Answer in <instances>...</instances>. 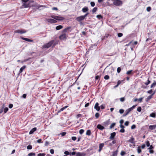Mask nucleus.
Here are the masks:
<instances>
[{"label":"nucleus","mask_w":156,"mask_h":156,"mask_svg":"<svg viewBox=\"0 0 156 156\" xmlns=\"http://www.w3.org/2000/svg\"><path fill=\"white\" fill-rule=\"evenodd\" d=\"M3 108H4V107H2V108L0 109V114L2 113L3 111Z\"/></svg>","instance_id":"nucleus-64"},{"label":"nucleus","mask_w":156,"mask_h":156,"mask_svg":"<svg viewBox=\"0 0 156 156\" xmlns=\"http://www.w3.org/2000/svg\"><path fill=\"white\" fill-rule=\"evenodd\" d=\"M96 17L99 20H101L103 18V17L101 15H97Z\"/></svg>","instance_id":"nucleus-32"},{"label":"nucleus","mask_w":156,"mask_h":156,"mask_svg":"<svg viewBox=\"0 0 156 156\" xmlns=\"http://www.w3.org/2000/svg\"><path fill=\"white\" fill-rule=\"evenodd\" d=\"M99 116V114L98 113H96L95 114V117H96V118H98Z\"/></svg>","instance_id":"nucleus-51"},{"label":"nucleus","mask_w":156,"mask_h":156,"mask_svg":"<svg viewBox=\"0 0 156 156\" xmlns=\"http://www.w3.org/2000/svg\"><path fill=\"white\" fill-rule=\"evenodd\" d=\"M156 128V124L150 125L149 127V129L151 130H153L155 129Z\"/></svg>","instance_id":"nucleus-15"},{"label":"nucleus","mask_w":156,"mask_h":156,"mask_svg":"<svg viewBox=\"0 0 156 156\" xmlns=\"http://www.w3.org/2000/svg\"><path fill=\"white\" fill-rule=\"evenodd\" d=\"M120 132L122 133H124L125 132V130L124 129V128L121 129L120 130Z\"/></svg>","instance_id":"nucleus-55"},{"label":"nucleus","mask_w":156,"mask_h":156,"mask_svg":"<svg viewBox=\"0 0 156 156\" xmlns=\"http://www.w3.org/2000/svg\"><path fill=\"white\" fill-rule=\"evenodd\" d=\"M88 10V8L87 7H84L83 8L82 10V11L83 12H87Z\"/></svg>","instance_id":"nucleus-21"},{"label":"nucleus","mask_w":156,"mask_h":156,"mask_svg":"<svg viewBox=\"0 0 156 156\" xmlns=\"http://www.w3.org/2000/svg\"><path fill=\"white\" fill-rule=\"evenodd\" d=\"M122 81H123V80H119L117 82V84L119 86V84H120L121 83Z\"/></svg>","instance_id":"nucleus-62"},{"label":"nucleus","mask_w":156,"mask_h":156,"mask_svg":"<svg viewBox=\"0 0 156 156\" xmlns=\"http://www.w3.org/2000/svg\"><path fill=\"white\" fill-rule=\"evenodd\" d=\"M26 66H24L20 68L19 71V75L23 72V70L26 68Z\"/></svg>","instance_id":"nucleus-17"},{"label":"nucleus","mask_w":156,"mask_h":156,"mask_svg":"<svg viewBox=\"0 0 156 156\" xmlns=\"http://www.w3.org/2000/svg\"><path fill=\"white\" fill-rule=\"evenodd\" d=\"M136 106V105H133V106L128 109L130 112L131 110H133Z\"/></svg>","instance_id":"nucleus-31"},{"label":"nucleus","mask_w":156,"mask_h":156,"mask_svg":"<svg viewBox=\"0 0 156 156\" xmlns=\"http://www.w3.org/2000/svg\"><path fill=\"white\" fill-rule=\"evenodd\" d=\"M51 16V18L55 19V20L61 21L64 19V18L63 17L57 16L52 15Z\"/></svg>","instance_id":"nucleus-2"},{"label":"nucleus","mask_w":156,"mask_h":156,"mask_svg":"<svg viewBox=\"0 0 156 156\" xmlns=\"http://www.w3.org/2000/svg\"><path fill=\"white\" fill-rule=\"evenodd\" d=\"M118 153V151L116 150L113 151L112 153V154L110 156H117Z\"/></svg>","instance_id":"nucleus-24"},{"label":"nucleus","mask_w":156,"mask_h":156,"mask_svg":"<svg viewBox=\"0 0 156 156\" xmlns=\"http://www.w3.org/2000/svg\"><path fill=\"white\" fill-rule=\"evenodd\" d=\"M109 122H110L109 120H108L104 122H103L104 126L105 127L109 125Z\"/></svg>","instance_id":"nucleus-19"},{"label":"nucleus","mask_w":156,"mask_h":156,"mask_svg":"<svg viewBox=\"0 0 156 156\" xmlns=\"http://www.w3.org/2000/svg\"><path fill=\"white\" fill-rule=\"evenodd\" d=\"M66 134V133L65 132H63L60 133V134L62 136H64Z\"/></svg>","instance_id":"nucleus-44"},{"label":"nucleus","mask_w":156,"mask_h":156,"mask_svg":"<svg viewBox=\"0 0 156 156\" xmlns=\"http://www.w3.org/2000/svg\"><path fill=\"white\" fill-rule=\"evenodd\" d=\"M124 112V110L123 109H121L119 110V112L120 114H122Z\"/></svg>","instance_id":"nucleus-50"},{"label":"nucleus","mask_w":156,"mask_h":156,"mask_svg":"<svg viewBox=\"0 0 156 156\" xmlns=\"http://www.w3.org/2000/svg\"><path fill=\"white\" fill-rule=\"evenodd\" d=\"M144 98V97H142L141 98H139V99H138L139 101L140 102H141L142 100Z\"/></svg>","instance_id":"nucleus-63"},{"label":"nucleus","mask_w":156,"mask_h":156,"mask_svg":"<svg viewBox=\"0 0 156 156\" xmlns=\"http://www.w3.org/2000/svg\"><path fill=\"white\" fill-rule=\"evenodd\" d=\"M136 126L135 125L133 124L131 128V129H135L136 128Z\"/></svg>","instance_id":"nucleus-58"},{"label":"nucleus","mask_w":156,"mask_h":156,"mask_svg":"<svg viewBox=\"0 0 156 156\" xmlns=\"http://www.w3.org/2000/svg\"><path fill=\"white\" fill-rule=\"evenodd\" d=\"M97 128L101 130H102L105 129L104 127L101 124H98L97 126Z\"/></svg>","instance_id":"nucleus-10"},{"label":"nucleus","mask_w":156,"mask_h":156,"mask_svg":"<svg viewBox=\"0 0 156 156\" xmlns=\"http://www.w3.org/2000/svg\"><path fill=\"white\" fill-rule=\"evenodd\" d=\"M109 76H108V75H106L104 77V78L106 80L108 79H109Z\"/></svg>","instance_id":"nucleus-43"},{"label":"nucleus","mask_w":156,"mask_h":156,"mask_svg":"<svg viewBox=\"0 0 156 156\" xmlns=\"http://www.w3.org/2000/svg\"><path fill=\"white\" fill-rule=\"evenodd\" d=\"M123 35V34L121 33H119L118 34V36L119 37H121Z\"/></svg>","instance_id":"nucleus-49"},{"label":"nucleus","mask_w":156,"mask_h":156,"mask_svg":"<svg viewBox=\"0 0 156 156\" xmlns=\"http://www.w3.org/2000/svg\"><path fill=\"white\" fill-rule=\"evenodd\" d=\"M68 106H66L62 108L61 109H60V110L59 111H58V112L59 113L61 112V111H63V110L66 109V108Z\"/></svg>","instance_id":"nucleus-28"},{"label":"nucleus","mask_w":156,"mask_h":156,"mask_svg":"<svg viewBox=\"0 0 156 156\" xmlns=\"http://www.w3.org/2000/svg\"><path fill=\"white\" fill-rule=\"evenodd\" d=\"M9 109L7 107H5L4 109H3V111L4 113H5L7 112L8 111Z\"/></svg>","instance_id":"nucleus-36"},{"label":"nucleus","mask_w":156,"mask_h":156,"mask_svg":"<svg viewBox=\"0 0 156 156\" xmlns=\"http://www.w3.org/2000/svg\"><path fill=\"white\" fill-rule=\"evenodd\" d=\"M155 86H156V82L154 81V82L151 85V88H152L153 87Z\"/></svg>","instance_id":"nucleus-33"},{"label":"nucleus","mask_w":156,"mask_h":156,"mask_svg":"<svg viewBox=\"0 0 156 156\" xmlns=\"http://www.w3.org/2000/svg\"><path fill=\"white\" fill-rule=\"evenodd\" d=\"M84 18L82 16L78 17L76 18V20L78 22H80V24L81 25L82 24V21L84 20Z\"/></svg>","instance_id":"nucleus-3"},{"label":"nucleus","mask_w":156,"mask_h":156,"mask_svg":"<svg viewBox=\"0 0 156 156\" xmlns=\"http://www.w3.org/2000/svg\"><path fill=\"white\" fill-rule=\"evenodd\" d=\"M27 148L28 149H31L32 148V146L30 145H29L27 146Z\"/></svg>","instance_id":"nucleus-53"},{"label":"nucleus","mask_w":156,"mask_h":156,"mask_svg":"<svg viewBox=\"0 0 156 156\" xmlns=\"http://www.w3.org/2000/svg\"><path fill=\"white\" fill-rule=\"evenodd\" d=\"M59 38L61 40H65L66 39V34L64 33L60 35L59 37Z\"/></svg>","instance_id":"nucleus-6"},{"label":"nucleus","mask_w":156,"mask_h":156,"mask_svg":"<svg viewBox=\"0 0 156 156\" xmlns=\"http://www.w3.org/2000/svg\"><path fill=\"white\" fill-rule=\"evenodd\" d=\"M116 123H113L110 126V128L112 129V127H114V126L115 125Z\"/></svg>","instance_id":"nucleus-38"},{"label":"nucleus","mask_w":156,"mask_h":156,"mask_svg":"<svg viewBox=\"0 0 156 156\" xmlns=\"http://www.w3.org/2000/svg\"><path fill=\"white\" fill-rule=\"evenodd\" d=\"M151 8L150 7H148L147 8V10L148 12H149L151 10Z\"/></svg>","instance_id":"nucleus-59"},{"label":"nucleus","mask_w":156,"mask_h":156,"mask_svg":"<svg viewBox=\"0 0 156 156\" xmlns=\"http://www.w3.org/2000/svg\"><path fill=\"white\" fill-rule=\"evenodd\" d=\"M152 92H153V90L152 89H151V90L148 91L147 92V93L149 94H151Z\"/></svg>","instance_id":"nucleus-60"},{"label":"nucleus","mask_w":156,"mask_h":156,"mask_svg":"<svg viewBox=\"0 0 156 156\" xmlns=\"http://www.w3.org/2000/svg\"><path fill=\"white\" fill-rule=\"evenodd\" d=\"M46 155L45 153H39L37 155V156H45Z\"/></svg>","instance_id":"nucleus-35"},{"label":"nucleus","mask_w":156,"mask_h":156,"mask_svg":"<svg viewBox=\"0 0 156 156\" xmlns=\"http://www.w3.org/2000/svg\"><path fill=\"white\" fill-rule=\"evenodd\" d=\"M126 154V152L125 151H122L120 153V154L121 156H123Z\"/></svg>","instance_id":"nucleus-40"},{"label":"nucleus","mask_w":156,"mask_h":156,"mask_svg":"<svg viewBox=\"0 0 156 156\" xmlns=\"http://www.w3.org/2000/svg\"><path fill=\"white\" fill-rule=\"evenodd\" d=\"M132 71H133V70H129L127 72L126 74L128 75H130L132 74Z\"/></svg>","instance_id":"nucleus-39"},{"label":"nucleus","mask_w":156,"mask_h":156,"mask_svg":"<svg viewBox=\"0 0 156 156\" xmlns=\"http://www.w3.org/2000/svg\"><path fill=\"white\" fill-rule=\"evenodd\" d=\"M64 154L66 155H70V153L68 151H65Z\"/></svg>","instance_id":"nucleus-42"},{"label":"nucleus","mask_w":156,"mask_h":156,"mask_svg":"<svg viewBox=\"0 0 156 156\" xmlns=\"http://www.w3.org/2000/svg\"><path fill=\"white\" fill-rule=\"evenodd\" d=\"M146 145L147 147H149L150 146V144L149 141H147L146 142Z\"/></svg>","instance_id":"nucleus-56"},{"label":"nucleus","mask_w":156,"mask_h":156,"mask_svg":"<svg viewBox=\"0 0 156 156\" xmlns=\"http://www.w3.org/2000/svg\"><path fill=\"white\" fill-rule=\"evenodd\" d=\"M29 156H35V153H30L28 154Z\"/></svg>","instance_id":"nucleus-37"},{"label":"nucleus","mask_w":156,"mask_h":156,"mask_svg":"<svg viewBox=\"0 0 156 156\" xmlns=\"http://www.w3.org/2000/svg\"><path fill=\"white\" fill-rule=\"evenodd\" d=\"M54 41L52 40L48 43L44 44L43 46V48H48L50 47L54 43Z\"/></svg>","instance_id":"nucleus-1"},{"label":"nucleus","mask_w":156,"mask_h":156,"mask_svg":"<svg viewBox=\"0 0 156 156\" xmlns=\"http://www.w3.org/2000/svg\"><path fill=\"white\" fill-rule=\"evenodd\" d=\"M130 112L128 110V109L126 111L125 113L123 115V117H125L128 115Z\"/></svg>","instance_id":"nucleus-23"},{"label":"nucleus","mask_w":156,"mask_h":156,"mask_svg":"<svg viewBox=\"0 0 156 156\" xmlns=\"http://www.w3.org/2000/svg\"><path fill=\"white\" fill-rule=\"evenodd\" d=\"M150 116L153 118H155L156 117V113L154 112L150 114Z\"/></svg>","instance_id":"nucleus-27"},{"label":"nucleus","mask_w":156,"mask_h":156,"mask_svg":"<svg viewBox=\"0 0 156 156\" xmlns=\"http://www.w3.org/2000/svg\"><path fill=\"white\" fill-rule=\"evenodd\" d=\"M122 2L119 0H116L114 2V4L116 6H120L122 4Z\"/></svg>","instance_id":"nucleus-4"},{"label":"nucleus","mask_w":156,"mask_h":156,"mask_svg":"<svg viewBox=\"0 0 156 156\" xmlns=\"http://www.w3.org/2000/svg\"><path fill=\"white\" fill-rule=\"evenodd\" d=\"M120 99L121 101L123 102L125 101V98L124 97H122L120 98Z\"/></svg>","instance_id":"nucleus-52"},{"label":"nucleus","mask_w":156,"mask_h":156,"mask_svg":"<svg viewBox=\"0 0 156 156\" xmlns=\"http://www.w3.org/2000/svg\"><path fill=\"white\" fill-rule=\"evenodd\" d=\"M91 132L90 130H87L86 134L88 136H90L91 135Z\"/></svg>","instance_id":"nucleus-30"},{"label":"nucleus","mask_w":156,"mask_h":156,"mask_svg":"<svg viewBox=\"0 0 156 156\" xmlns=\"http://www.w3.org/2000/svg\"><path fill=\"white\" fill-rule=\"evenodd\" d=\"M50 152L52 154H53L54 153V151L53 149H51L50 150Z\"/></svg>","instance_id":"nucleus-61"},{"label":"nucleus","mask_w":156,"mask_h":156,"mask_svg":"<svg viewBox=\"0 0 156 156\" xmlns=\"http://www.w3.org/2000/svg\"><path fill=\"white\" fill-rule=\"evenodd\" d=\"M142 110V108L141 107H138L137 108V111L139 112H140Z\"/></svg>","instance_id":"nucleus-47"},{"label":"nucleus","mask_w":156,"mask_h":156,"mask_svg":"<svg viewBox=\"0 0 156 156\" xmlns=\"http://www.w3.org/2000/svg\"><path fill=\"white\" fill-rule=\"evenodd\" d=\"M129 122L128 121H126L125 123V125L126 126H127L129 125Z\"/></svg>","instance_id":"nucleus-57"},{"label":"nucleus","mask_w":156,"mask_h":156,"mask_svg":"<svg viewBox=\"0 0 156 156\" xmlns=\"http://www.w3.org/2000/svg\"><path fill=\"white\" fill-rule=\"evenodd\" d=\"M29 5V4H26L25 3H23L22 5V8H28L30 6Z\"/></svg>","instance_id":"nucleus-22"},{"label":"nucleus","mask_w":156,"mask_h":156,"mask_svg":"<svg viewBox=\"0 0 156 156\" xmlns=\"http://www.w3.org/2000/svg\"><path fill=\"white\" fill-rule=\"evenodd\" d=\"M90 5L92 7H94L95 5V3L93 2H91Z\"/></svg>","instance_id":"nucleus-48"},{"label":"nucleus","mask_w":156,"mask_h":156,"mask_svg":"<svg viewBox=\"0 0 156 156\" xmlns=\"http://www.w3.org/2000/svg\"><path fill=\"white\" fill-rule=\"evenodd\" d=\"M86 155L85 153L77 152L76 154V156H85Z\"/></svg>","instance_id":"nucleus-13"},{"label":"nucleus","mask_w":156,"mask_h":156,"mask_svg":"<svg viewBox=\"0 0 156 156\" xmlns=\"http://www.w3.org/2000/svg\"><path fill=\"white\" fill-rule=\"evenodd\" d=\"M37 130V128L34 127L29 132V134L30 135L32 134L33 133Z\"/></svg>","instance_id":"nucleus-14"},{"label":"nucleus","mask_w":156,"mask_h":156,"mask_svg":"<svg viewBox=\"0 0 156 156\" xmlns=\"http://www.w3.org/2000/svg\"><path fill=\"white\" fill-rule=\"evenodd\" d=\"M71 27H69L66 28H65L64 30H63L62 31V33L64 32H67L68 31H70L71 30Z\"/></svg>","instance_id":"nucleus-8"},{"label":"nucleus","mask_w":156,"mask_h":156,"mask_svg":"<svg viewBox=\"0 0 156 156\" xmlns=\"http://www.w3.org/2000/svg\"><path fill=\"white\" fill-rule=\"evenodd\" d=\"M101 77V76H99L98 75H97L95 76V79L96 80H99L100 78Z\"/></svg>","instance_id":"nucleus-41"},{"label":"nucleus","mask_w":156,"mask_h":156,"mask_svg":"<svg viewBox=\"0 0 156 156\" xmlns=\"http://www.w3.org/2000/svg\"><path fill=\"white\" fill-rule=\"evenodd\" d=\"M152 97L151 95L148 96L146 99V102H148L152 98Z\"/></svg>","instance_id":"nucleus-25"},{"label":"nucleus","mask_w":156,"mask_h":156,"mask_svg":"<svg viewBox=\"0 0 156 156\" xmlns=\"http://www.w3.org/2000/svg\"><path fill=\"white\" fill-rule=\"evenodd\" d=\"M104 143H101L99 145V149L98 151L100 152L102 150V147H104Z\"/></svg>","instance_id":"nucleus-20"},{"label":"nucleus","mask_w":156,"mask_h":156,"mask_svg":"<svg viewBox=\"0 0 156 156\" xmlns=\"http://www.w3.org/2000/svg\"><path fill=\"white\" fill-rule=\"evenodd\" d=\"M21 38L23 40H25L27 41L32 42L33 41V40H32L28 38H24L23 37H21Z\"/></svg>","instance_id":"nucleus-16"},{"label":"nucleus","mask_w":156,"mask_h":156,"mask_svg":"<svg viewBox=\"0 0 156 156\" xmlns=\"http://www.w3.org/2000/svg\"><path fill=\"white\" fill-rule=\"evenodd\" d=\"M49 23H56L57 21L55 20L52 19H48L46 20Z\"/></svg>","instance_id":"nucleus-12"},{"label":"nucleus","mask_w":156,"mask_h":156,"mask_svg":"<svg viewBox=\"0 0 156 156\" xmlns=\"http://www.w3.org/2000/svg\"><path fill=\"white\" fill-rule=\"evenodd\" d=\"M121 70V68L120 67H119L117 69V72L118 73H119L120 72Z\"/></svg>","instance_id":"nucleus-54"},{"label":"nucleus","mask_w":156,"mask_h":156,"mask_svg":"<svg viewBox=\"0 0 156 156\" xmlns=\"http://www.w3.org/2000/svg\"><path fill=\"white\" fill-rule=\"evenodd\" d=\"M98 9V8L97 7L94 8L92 10V13H94L96 12Z\"/></svg>","instance_id":"nucleus-29"},{"label":"nucleus","mask_w":156,"mask_h":156,"mask_svg":"<svg viewBox=\"0 0 156 156\" xmlns=\"http://www.w3.org/2000/svg\"><path fill=\"white\" fill-rule=\"evenodd\" d=\"M34 6L37 9H39L41 7L42 8V9L47 7L45 5H42L38 4L36 5H34Z\"/></svg>","instance_id":"nucleus-7"},{"label":"nucleus","mask_w":156,"mask_h":156,"mask_svg":"<svg viewBox=\"0 0 156 156\" xmlns=\"http://www.w3.org/2000/svg\"><path fill=\"white\" fill-rule=\"evenodd\" d=\"M134 140V138L132 136L128 140V142L132 144H135V142Z\"/></svg>","instance_id":"nucleus-18"},{"label":"nucleus","mask_w":156,"mask_h":156,"mask_svg":"<svg viewBox=\"0 0 156 156\" xmlns=\"http://www.w3.org/2000/svg\"><path fill=\"white\" fill-rule=\"evenodd\" d=\"M151 82V81H150L149 80V78H148L147 80V82H146L144 83L146 85V86L148 85L149 84H150Z\"/></svg>","instance_id":"nucleus-34"},{"label":"nucleus","mask_w":156,"mask_h":156,"mask_svg":"<svg viewBox=\"0 0 156 156\" xmlns=\"http://www.w3.org/2000/svg\"><path fill=\"white\" fill-rule=\"evenodd\" d=\"M62 27L63 26L62 25L58 26L56 27V29L57 30H59L61 29Z\"/></svg>","instance_id":"nucleus-26"},{"label":"nucleus","mask_w":156,"mask_h":156,"mask_svg":"<svg viewBox=\"0 0 156 156\" xmlns=\"http://www.w3.org/2000/svg\"><path fill=\"white\" fill-rule=\"evenodd\" d=\"M84 132V130L83 129H81L79 131V133L80 134H82Z\"/></svg>","instance_id":"nucleus-45"},{"label":"nucleus","mask_w":156,"mask_h":156,"mask_svg":"<svg viewBox=\"0 0 156 156\" xmlns=\"http://www.w3.org/2000/svg\"><path fill=\"white\" fill-rule=\"evenodd\" d=\"M26 32L27 31L24 30H18L15 31V33H17L20 34H22L26 33Z\"/></svg>","instance_id":"nucleus-5"},{"label":"nucleus","mask_w":156,"mask_h":156,"mask_svg":"<svg viewBox=\"0 0 156 156\" xmlns=\"http://www.w3.org/2000/svg\"><path fill=\"white\" fill-rule=\"evenodd\" d=\"M116 133L115 132L112 133L110 134V136L109 138L112 140H113L114 139L115 136L116 135Z\"/></svg>","instance_id":"nucleus-9"},{"label":"nucleus","mask_w":156,"mask_h":156,"mask_svg":"<svg viewBox=\"0 0 156 156\" xmlns=\"http://www.w3.org/2000/svg\"><path fill=\"white\" fill-rule=\"evenodd\" d=\"M94 108L96 109L98 111H99L100 110V107L99 106V103L97 102L94 107Z\"/></svg>","instance_id":"nucleus-11"},{"label":"nucleus","mask_w":156,"mask_h":156,"mask_svg":"<svg viewBox=\"0 0 156 156\" xmlns=\"http://www.w3.org/2000/svg\"><path fill=\"white\" fill-rule=\"evenodd\" d=\"M141 152V150L140 147H138L137 149V152L138 153H140Z\"/></svg>","instance_id":"nucleus-46"}]
</instances>
